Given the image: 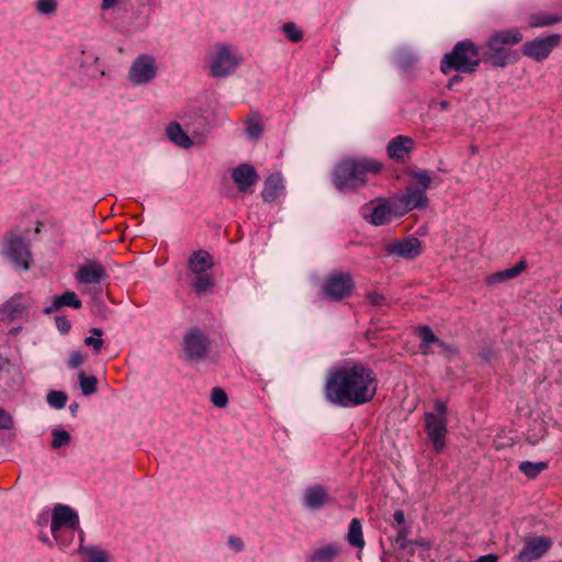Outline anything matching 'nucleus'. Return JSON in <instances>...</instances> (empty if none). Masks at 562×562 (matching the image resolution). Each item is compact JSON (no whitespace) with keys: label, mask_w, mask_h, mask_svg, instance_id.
I'll list each match as a JSON object with an SVG mask.
<instances>
[{"label":"nucleus","mask_w":562,"mask_h":562,"mask_svg":"<svg viewBox=\"0 0 562 562\" xmlns=\"http://www.w3.org/2000/svg\"><path fill=\"white\" fill-rule=\"evenodd\" d=\"M340 551L341 546L337 542H331L314 549L305 562H334Z\"/></svg>","instance_id":"5701e85b"},{"label":"nucleus","mask_w":562,"mask_h":562,"mask_svg":"<svg viewBox=\"0 0 562 562\" xmlns=\"http://www.w3.org/2000/svg\"><path fill=\"white\" fill-rule=\"evenodd\" d=\"M181 350L188 363L198 364L209 357L211 340L200 328L192 327L186 331L182 338Z\"/></svg>","instance_id":"423d86ee"},{"label":"nucleus","mask_w":562,"mask_h":562,"mask_svg":"<svg viewBox=\"0 0 562 562\" xmlns=\"http://www.w3.org/2000/svg\"><path fill=\"white\" fill-rule=\"evenodd\" d=\"M46 400L49 406L56 409H61L65 407L68 396L63 391H50L48 392Z\"/></svg>","instance_id":"58836bf2"},{"label":"nucleus","mask_w":562,"mask_h":562,"mask_svg":"<svg viewBox=\"0 0 562 562\" xmlns=\"http://www.w3.org/2000/svg\"><path fill=\"white\" fill-rule=\"evenodd\" d=\"M361 216L374 226H383L402 215L394 198H378L361 207Z\"/></svg>","instance_id":"0eeeda50"},{"label":"nucleus","mask_w":562,"mask_h":562,"mask_svg":"<svg viewBox=\"0 0 562 562\" xmlns=\"http://www.w3.org/2000/svg\"><path fill=\"white\" fill-rule=\"evenodd\" d=\"M282 33L292 43H299L303 40V32L294 22L284 23L282 25Z\"/></svg>","instance_id":"4c0bfd02"},{"label":"nucleus","mask_w":562,"mask_h":562,"mask_svg":"<svg viewBox=\"0 0 562 562\" xmlns=\"http://www.w3.org/2000/svg\"><path fill=\"white\" fill-rule=\"evenodd\" d=\"M347 541L349 544L356 549H363L364 540L362 536V526L358 518H353L349 524V529L347 533Z\"/></svg>","instance_id":"7c9ffc66"},{"label":"nucleus","mask_w":562,"mask_h":562,"mask_svg":"<svg viewBox=\"0 0 562 562\" xmlns=\"http://www.w3.org/2000/svg\"><path fill=\"white\" fill-rule=\"evenodd\" d=\"M82 562H111V553L100 546L78 547Z\"/></svg>","instance_id":"393cba45"},{"label":"nucleus","mask_w":562,"mask_h":562,"mask_svg":"<svg viewBox=\"0 0 562 562\" xmlns=\"http://www.w3.org/2000/svg\"><path fill=\"white\" fill-rule=\"evenodd\" d=\"M56 327L61 334H67L70 328L71 324L66 317H56Z\"/></svg>","instance_id":"603ef678"},{"label":"nucleus","mask_w":562,"mask_h":562,"mask_svg":"<svg viewBox=\"0 0 562 562\" xmlns=\"http://www.w3.org/2000/svg\"><path fill=\"white\" fill-rule=\"evenodd\" d=\"M411 177L419 190L429 189L432 184L437 186L440 183V179L431 171L416 170L411 172Z\"/></svg>","instance_id":"c756f323"},{"label":"nucleus","mask_w":562,"mask_h":562,"mask_svg":"<svg viewBox=\"0 0 562 562\" xmlns=\"http://www.w3.org/2000/svg\"><path fill=\"white\" fill-rule=\"evenodd\" d=\"M71 531L78 532L79 538V547H89L90 544L85 543L86 535L85 531L81 529L80 525L78 524V528H74Z\"/></svg>","instance_id":"6e6d98bb"},{"label":"nucleus","mask_w":562,"mask_h":562,"mask_svg":"<svg viewBox=\"0 0 562 562\" xmlns=\"http://www.w3.org/2000/svg\"><path fill=\"white\" fill-rule=\"evenodd\" d=\"M33 301L30 296L18 293L0 305V322H13L27 315Z\"/></svg>","instance_id":"ddd939ff"},{"label":"nucleus","mask_w":562,"mask_h":562,"mask_svg":"<svg viewBox=\"0 0 562 562\" xmlns=\"http://www.w3.org/2000/svg\"><path fill=\"white\" fill-rule=\"evenodd\" d=\"M168 138L177 146L181 148H190L193 145L192 139L182 130L181 125L177 122H172L167 126L166 130Z\"/></svg>","instance_id":"cd10ccee"},{"label":"nucleus","mask_w":562,"mask_h":562,"mask_svg":"<svg viewBox=\"0 0 562 562\" xmlns=\"http://www.w3.org/2000/svg\"><path fill=\"white\" fill-rule=\"evenodd\" d=\"M413 148V138L405 135H398L387 143L386 151L391 159L404 162Z\"/></svg>","instance_id":"aec40b11"},{"label":"nucleus","mask_w":562,"mask_h":562,"mask_svg":"<svg viewBox=\"0 0 562 562\" xmlns=\"http://www.w3.org/2000/svg\"><path fill=\"white\" fill-rule=\"evenodd\" d=\"M158 75L156 58L150 54L138 55L131 64L127 79L134 86H146Z\"/></svg>","instance_id":"9d476101"},{"label":"nucleus","mask_w":562,"mask_h":562,"mask_svg":"<svg viewBox=\"0 0 562 562\" xmlns=\"http://www.w3.org/2000/svg\"><path fill=\"white\" fill-rule=\"evenodd\" d=\"M2 165H3V157H2V155L0 154V168L2 167Z\"/></svg>","instance_id":"680f3d73"},{"label":"nucleus","mask_w":562,"mask_h":562,"mask_svg":"<svg viewBox=\"0 0 562 562\" xmlns=\"http://www.w3.org/2000/svg\"><path fill=\"white\" fill-rule=\"evenodd\" d=\"M2 254L16 269L24 271L30 269L32 261L30 245L20 234L10 232L4 235Z\"/></svg>","instance_id":"6e6552de"},{"label":"nucleus","mask_w":562,"mask_h":562,"mask_svg":"<svg viewBox=\"0 0 562 562\" xmlns=\"http://www.w3.org/2000/svg\"><path fill=\"white\" fill-rule=\"evenodd\" d=\"M527 268L526 260L518 261L514 267L497 271L487 277L488 284L501 283L518 277Z\"/></svg>","instance_id":"bb28decb"},{"label":"nucleus","mask_w":562,"mask_h":562,"mask_svg":"<svg viewBox=\"0 0 562 562\" xmlns=\"http://www.w3.org/2000/svg\"><path fill=\"white\" fill-rule=\"evenodd\" d=\"M450 106V103L446 100L439 102V109L441 111H447Z\"/></svg>","instance_id":"13d9d810"},{"label":"nucleus","mask_w":562,"mask_h":562,"mask_svg":"<svg viewBox=\"0 0 562 562\" xmlns=\"http://www.w3.org/2000/svg\"><path fill=\"white\" fill-rule=\"evenodd\" d=\"M194 280L192 281V288L198 294L207 292L214 285L212 276L207 272L193 273Z\"/></svg>","instance_id":"473e14b6"},{"label":"nucleus","mask_w":562,"mask_h":562,"mask_svg":"<svg viewBox=\"0 0 562 562\" xmlns=\"http://www.w3.org/2000/svg\"><path fill=\"white\" fill-rule=\"evenodd\" d=\"M482 61L481 48L471 40H464L458 42L450 53L443 55L440 61V70L445 75L451 71L473 74Z\"/></svg>","instance_id":"7ed1b4c3"},{"label":"nucleus","mask_w":562,"mask_h":562,"mask_svg":"<svg viewBox=\"0 0 562 562\" xmlns=\"http://www.w3.org/2000/svg\"><path fill=\"white\" fill-rule=\"evenodd\" d=\"M374 371L361 362L330 370L324 385L326 401L341 408H353L373 400L378 390Z\"/></svg>","instance_id":"f257e3e1"},{"label":"nucleus","mask_w":562,"mask_h":562,"mask_svg":"<svg viewBox=\"0 0 562 562\" xmlns=\"http://www.w3.org/2000/svg\"><path fill=\"white\" fill-rule=\"evenodd\" d=\"M492 36L497 38L498 42L505 46L518 44L522 40L521 33L517 29L501 31L493 34Z\"/></svg>","instance_id":"f704fd0d"},{"label":"nucleus","mask_w":562,"mask_h":562,"mask_svg":"<svg viewBox=\"0 0 562 562\" xmlns=\"http://www.w3.org/2000/svg\"><path fill=\"white\" fill-rule=\"evenodd\" d=\"M70 411L72 414L76 413V411L78 409V404L77 403H72L70 406H69Z\"/></svg>","instance_id":"052dcab7"},{"label":"nucleus","mask_w":562,"mask_h":562,"mask_svg":"<svg viewBox=\"0 0 562 562\" xmlns=\"http://www.w3.org/2000/svg\"><path fill=\"white\" fill-rule=\"evenodd\" d=\"M558 21H560V19L557 15L533 14L530 18V25L532 27H540V26L551 25Z\"/></svg>","instance_id":"37998d69"},{"label":"nucleus","mask_w":562,"mask_h":562,"mask_svg":"<svg viewBox=\"0 0 562 562\" xmlns=\"http://www.w3.org/2000/svg\"><path fill=\"white\" fill-rule=\"evenodd\" d=\"M13 427V418L12 416L5 412L3 408H0V429L9 430Z\"/></svg>","instance_id":"8fccbe9b"},{"label":"nucleus","mask_w":562,"mask_h":562,"mask_svg":"<svg viewBox=\"0 0 562 562\" xmlns=\"http://www.w3.org/2000/svg\"><path fill=\"white\" fill-rule=\"evenodd\" d=\"M548 468L547 462L524 461L519 464V470L529 479H533Z\"/></svg>","instance_id":"c9c22d12"},{"label":"nucleus","mask_w":562,"mask_h":562,"mask_svg":"<svg viewBox=\"0 0 562 562\" xmlns=\"http://www.w3.org/2000/svg\"><path fill=\"white\" fill-rule=\"evenodd\" d=\"M241 53L231 44L216 43L207 56L209 75L213 78H226L235 72L243 63Z\"/></svg>","instance_id":"20e7f679"},{"label":"nucleus","mask_w":562,"mask_h":562,"mask_svg":"<svg viewBox=\"0 0 562 562\" xmlns=\"http://www.w3.org/2000/svg\"><path fill=\"white\" fill-rule=\"evenodd\" d=\"M483 61L490 63L494 67L504 68L515 60L512 50L502 45L497 38L491 36L486 44L481 48Z\"/></svg>","instance_id":"9b49d317"},{"label":"nucleus","mask_w":562,"mask_h":562,"mask_svg":"<svg viewBox=\"0 0 562 562\" xmlns=\"http://www.w3.org/2000/svg\"><path fill=\"white\" fill-rule=\"evenodd\" d=\"M367 299L372 306L382 307L386 304V297L379 292L371 291L367 293Z\"/></svg>","instance_id":"de8ad7c7"},{"label":"nucleus","mask_w":562,"mask_h":562,"mask_svg":"<svg viewBox=\"0 0 562 562\" xmlns=\"http://www.w3.org/2000/svg\"><path fill=\"white\" fill-rule=\"evenodd\" d=\"M90 336L85 338V345L93 349L95 355H99L104 346L102 339L103 330L101 328L93 327L89 330Z\"/></svg>","instance_id":"72a5a7b5"},{"label":"nucleus","mask_w":562,"mask_h":562,"mask_svg":"<svg viewBox=\"0 0 562 562\" xmlns=\"http://www.w3.org/2000/svg\"><path fill=\"white\" fill-rule=\"evenodd\" d=\"M232 179L240 192H247L259 179L255 167L250 164H240L232 170Z\"/></svg>","instance_id":"6ab92c4d"},{"label":"nucleus","mask_w":562,"mask_h":562,"mask_svg":"<svg viewBox=\"0 0 562 562\" xmlns=\"http://www.w3.org/2000/svg\"><path fill=\"white\" fill-rule=\"evenodd\" d=\"M78 382L81 393L90 396L97 392L98 379L93 375H87L85 371L78 372Z\"/></svg>","instance_id":"2f4dec72"},{"label":"nucleus","mask_w":562,"mask_h":562,"mask_svg":"<svg viewBox=\"0 0 562 562\" xmlns=\"http://www.w3.org/2000/svg\"><path fill=\"white\" fill-rule=\"evenodd\" d=\"M418 336L420 338V351L423 355H435V348L439 338L434 334L429 326H420L418 328Z\"/></svg>","instance_id":"c85d7f7f"},{"label":"nucleus","mask_w":562,"mask_h":562,"mask_svg":"<svg viewBox=\"0 0 562 562\" xmlns=\"http://www.w3.org/2000/svg\"><path fill=\"white\" fill-rule=\"evenodd\" d=\"M559 42L560 35L536 38L524 44L522 53L535 60H542L550 55L552 49L558 46Z\"/></svg>","instance_id":"dca6fc26"},{"label":"nucleus","mask_w":562,"mask_h":562,"mask_svg":"<svg viewBox=\"0 0 562 562\" xmlns=\"http://www.w3.org/2000/svg\"><path fill=\"white\" fill-rule=\"evenodd\" d=\"M434 348L436 353L443 356L448 361H451L458 356V349L453 345H449L441 339L438 340Z\"/></svg>","instance_id":"ea45409f"},{"label":"nucleus","mask_w":562,"mask_h":562,"mask_svg":"<svg viewBox=\"0 0 562 562\" xmlns=\"http://www.w3.org/2000/svg\"><path fill=\"white\" fill-rule=\"evenodd\" d=\"M245 123L248 137L251 139H258L263 130L261 122L256 117H248Z\"/></svg>","instance_id":"a19ab883"},{"label":"nucleus","mask_w":562,"mask_h":562,"mask_svg":"<svg viewBox=\"0 0 562 562\" xmlns=\"http://www.w3.org/2000/svg\"><path fill=\"white\" fill-rule=\"evenodd\" d=\"M282 190L283 181L280 173H272L265 180L261 196L265 202L271 203L279 198Z\"/></svg>","instance_id":"b1692460"},{"label":"nucleus","mask_w":562,"mask_h":562,"mask_svg":"<svg viewBox=\"0 0 562 562\" xmlns=\"http://www.w3.org/2000/svg\"><path fill=\"white\" fill-rule=\"evenodd\" d=\"M551 547L552 540L549 537L531 538L525 543L517 559L519 562H531L543 557Z\"/></svg>","instance_id":"a211bd4d"},{"label":"nucleus","mask_w":562,"mask_h":562,"mask_svg":"<svg viewBox=\"0 0 562 562\" xmlns=\"http://www.w3.org/2000/svg\"><path fill=\"white\" fill-rule=\"evenodd\" d=\"M396 61L401 67L408 68L417 61V57L415 54L402 49L396 54Z\"/></svg>","instance_id":"c03bdc74"},{"label":"nucleus","mask_w":562,"mask_h":562,"mask_svg":"<svg viewBox=\"0 0 562 562\" xmlns=\"http://www.w3.org/2000/svg\"><path fill=\"white\" fill-rule=\"evenodd\" d=\"M40 540L46 544H48L49 547H52L53 542L48 539L47 536H40Z\"/></svg>","instance_id":"bf43d9fd"},{"label":"nucleus","mask_w":562,"mask_h":562,"mask_svg":"<svg viewBox=\"0 0 562 562\" xmlns=\"http://www.w3.org/2000/svg\"><path fill=\"white\" fill-rule=\"evenodd\" d=\"M108 278L105 268L97 262L90 261L79 267L77 280L85 284H98Z\"/></svg>","instance_id":"412c9836"},{"label":"nucleus","mask_w":562,"mask_h":562,"mask_svg":"<svg viewBox=\"0 0 562 562\" xmlns=\"http://www.w3.org/2000/svg\"><path fill=\"white\" fill-rule=\"evenodd\" d=\"M393 518L398 528L404 527L403 525L405 522V515L402 509L395 510L393 514Z\"/></svg>","instance_id":"5fc2aeb1"},{"label":"nucleus","mask_w":562,"mask_h":562,"mask_svg":"<svg viewBox=\"0 0 562 562\" xmlns=\"http://www.w3.org/2000/svg\"><path fill=\"white\" fill-rule=\"evenodd\" d=\"M63 306H69L77 310L81 307V301L75 292L66 291L61 295L53 296L50 305L46 306L43 312L44 314H52Z\"/></svg>","instance_id":"4be33fe9"},{"label":"nucleus","mask_w":562,"mask_h":562,"mask_svg":"<svg viewBox=\"0 0 562 562\" xmlns=\"http://www.w3.org/2000/svg\"><path fill=\"white\" fill-rule=\"evenodd\" d=\"M78 524L79 516L76 510L67 505H55L52 513L50 532L61 550L66 549L69 544V541L63 537V530L71 531L74 528H78Z\"/></svg>","instance_id":"1a4fd4ad"},{"label":"nucleus","mask_w":562,"mask_h":562,"mask_svg":"<svg viewBox=\"0 0 562 562\" xmlns=\"http://www.w3.org/2000/svg\"><path fill=\"white\" fill-rule=\"evenodd\" d=\"M52 438L53 449H60L67 447L71 441L70 434L60 428H55L52 430Z\"/></svg>","instance_id":"e433bc0d"},{"label":"nucleus","mask_w":562,"mask_h":562,"mask_svg":"<svg viewBox=\"0 0 562 562\" xmlns=\"http://www.w3.org/2000/svg\"><path fill=\"white\" fill-rule=\"evenodd\" d=\"M328 503H330L329 491L324 485L307 486L302 493L303 507L312 512L322 509Z\"/></svg>","instance_id":"f3484780"},{"label":"nucleus","mask_w":562,"mask_h":562,"mask_svg":"<svg viewBox=\"0 0 562 562\" xmlns=\"http://www.w3.org/2000/svg\"><path fill=\"white\" fill-rule=\"evenodd\" d=\"M355 288V282L349 273H335L328 277L323 285L325 295L333 301L348 297Z\"/></svg>","instance_id":"f8f14e48"},{"label":"nucleus","mask_w":562,"mask_h":562,"mask_svg":"<svg viewBox=\"0 0 562 562\" xmlns=\"http://www.w3.org/2000/svg\"><path fill=\"white\" fill-rule=\"evenodd\" d=\"M382 164L372 159L348 158L337 164L333 170V183L338 191H350L367 182V173H379Z\"/></svg>","instance_id":"f03ea898"},{"label":"nucleus","mask_w":562,"mask_h":562,"mask_svg":"<svg viewBox=\"0 0 562 562\" xmlns=\"http://www.w3.org/2000/svg\"><path fill=\"white\" fill-rule=\"evenodd\" d=\"M227 546L236 553L241 552L245 549L243 539L237 536H229L227 539Z\"/></svg>","instance_id":"09e8293b"},{"label":"nucleus","mask_w":562,"mask_h":562,"mask_svg":"<svg viewBox=\"0 0 562 562\" xmlns=\"http://www.w3.org/2000/svg\"><path fill=\"white\" fill-rule=\"evenodd\" d=\"M211 401L214 406L223 408L228 404L226 392L221 387H214L211 393Z\"/></svg>","instance_id":"a18cd8bd"},{"label":"nucleus","mask_w":562,"mask_h":562,"mask_svg":"<svg viewBox=\"0 0 562 562\" xmlns=\"http://www.w3.org/2000/svg\"><path fill=\"white\" fill-rule=\"evenodd\" d=\"M407 535L408 530L406 527L398 528L395 542L401 549H405L407 547Z\"/></svg>","instance_id":"3c124183"},{"label":"nucleus","mask_w":562,"mask_h":562,"mask_svg":"<svg viewBox=\"0 0 562 562\" xmlns=\"http://www.w3.org/2000/svg\"><path fill=\"white\" fill-rule=\"evenodd\" d=\"M461 81H462V77L460 75H454L449 79V81L447 83V88L452 89L456 85L460 83Z\"/></svg>","instance_id":"4d7b16f0"},{"label":"nucleus","mask_w":562,"mask_h":562,"mask_svg":"<svg viewBox=\"0 0 562 562\" xmlns=\"http://www.w3.org/2000/svg\"><path fill=\"white\" fill-rule=\"evenodd\" d=\"M87 360H88L87 352H82L81 350H74V351H71L69 359H68V368H70V369L79 368Z\"/></svg>","instance_id":"49530a36"},{"label":"nucleus","mask_w":562,"mask_h":562,"mask_svg":"<svg viewBox=\"0 0 562 562\" xmlns=\"http://www.w3.org/2000/svg\"><path fill=\"white\" fill-rule=\"evenodd\" d=\"M188 265L192 273L207 272L213 267V259L207 251L198 250L192 254Z\"/></svg>","instance_id":"a878e982"},{"label":"nucleus","mask_w":562,"mask_h":562,"mask_svg":"<svg viewBox=\"0 0 562 562\" xmlns=\"http://www.w3.org/2000/svg\"><path fill=\"white\" fill-rule=\"evenodd\" d=\"M124 0H101L100 9L109 11L120 5Z\"/></svg>","instance_id":"864d4df0"},{"label":"nucleus","mask_w":562,"mask_h":562,"mask_svg":"<svg viewBox=\"0 0 562 562\" xmlns=\"http://www.w3.org/2000/svg\"><path fill=\"white\" fill-rule=\"evenodd\" d=\"M384 251L390 256L413 260L422 254L423 244L417 237L411 236L386 243Z\"/></svg>","instance_id":"4468645a"},{"label":"nucleus","mask_w":562,"mask_h":562,"mask_svg":"<svg viewBox=\"0 0 562 562\" xmlns=\"http://www.w3.org/2000/svg\"><path fill=\"white\" fill-rule=\"evenodd\" d=\"M448 406L445 401L436 400L434 412H426L424 415L425 430L428 440L436 452L442 451L446 446V436L448 432Z\"/></svg>","instance_id":"39448f33"},{"label":"nucleus","mask_w":562,"mask_h":562,"mask_svg":"<svg viewBox=\"0 0 562 562\" xmlns=\"http://www.w3.org/2000/svg\"><path fill=\"white\" fill-rule=\"evenodd\" d=\"M35 9L41 14L52 15L57 10V0H37Z\"/></svg>","instance_id":"79ce46f5"},{"label":"nucleus","mask_w":562,"mask_h":562,"mask_svg":"<svg viewBox=\"0 0 562 562\" xmlns=\"http://www.w3.org/2000/svg\"><path fill=\"white\" fill-rule=\"evenodd\" d=\"M401 215H405L415 209H426L429 200L424 190H419L416 187L408 186L402 194L393 196Z\"/></svg>","instance_id":"2eb2a0df"}]
</instances>
